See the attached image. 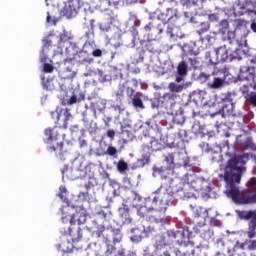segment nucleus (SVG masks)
Listing matches in <instances>:
<instances>
[{
	"label": "nucleus",
	"mask_w": 256,
	"mask_h": 256,
	"mask_svg": "<svg viewBox=\"0 0 256 256\" xmlns=\"http://www.w3.org/2000/svg\"><path fill=\"white\" fill-rule=\"evenodd\" d=\"M52 119H55L57 123L59 121H62V127L63 129H67L69 126V120L71 119L72 115L68 108L65 109H57L54 112L51 113Z\"/></svg>",
	"instance_id": "9"
},
{
	"label": "nucleus",
	"mask_w": 256,
	"mask_h": 256,
	"mask_svg": "<svg viewBox=\"0 0 256 256\" xmlns=\"http://www.w3.org/2000/svg\"><path fill=\"white\" fill-rule=\"evenodd\" d=\"M91 55H93L94 57H102L103 51H101V49H95V50L92 49Z\"/></svg>",
	"instance_id": "42"
},
{
	"label": "nucleus",
	"mask_w": 256,
	"mask_h": 256,
	"mask_svg": "<svg viewBox=\"0 0 256 256\" xmlns=\"http://www.w3.org/2000/svg\"><path fill=\"white\" fill-rule=\"evenodd\" d=\"M211 29V24L209 22H202L197 30L198 35H205Z\"/></svg>",
	"instance_id": "24"
},
{
	"label": "nucleus",
	"mask_w": 256,
	"mask_h": 256,
	"mask_svg": "<svg viewBox=\"0 0 256 256\" xmlns=\"http://www.w3.org/2000/svg\"><path fill=\"white\" fill-rule=\"evenodd\" d=\"M144 30H145L147 33H149V31H151V23H149L148 25H146V26L144 27Z\"/></svg>",
	"instance_id": "55"
},
{
	"label": "nucleus",
	"mask_w": 256,
	"mask_h": 256,
	"mask_svg": "<svg viewBox=\"0 0 256 256\" xmlns=\"http://www.w3.org/2000/svg\"><path fill=\"white\" fill-rule=\"evenodd\" d=\"M188 61L191 67L197 68V65H199V60H197V57L189 58Z\"/></svg>",
	"instance_id": "41"
},
{
	"label": "nucleus",
	"mask_w": 256,
	"mask_h": 256,
	"mask_svg": "<svg viewBox=\"0 0 256 256\" xmlns=\"http://www.w3.org/2000/svg\"><path fill=\"white\" fill-rule=\"evenodd\" d=\"M53 65L49 64V63H45L44 64V73H53Z\"/></svg>",
	"instance_id": "40"
},
{
	"label": "nucleus",
	"mask_w": 256,
	"mask_h": 256,
	"mask_svg": "<svg viewBox=\"0 0 256 256\" xmlns=\"http://www.w3.org/2000/svg\"><path fill=\"white\" fill-rule=\"evenodd\" d=\"M235 26H236V29H239L241 27H246L247 26V21H245L243 19L235 20Z\"/></svg>",
	"instance_id": "37"
},
{
	"label": "nucleus",
	"mask_w": 256,
	"mask_h": 256,
	"mask_svg": "<svg viewBox=\"0 0 256 256\" xmlns=\"http://www.w3.org/2000/svg\"><path fill=\"white\" fill-rule=\"evenodd\" d=\"M168 89L170 93L175 95V93H181L183 91V85L172 82L168 85Z\"/></svg>",
	"instance_id": "23"
},
{
	"label": "nucleus",
	"mask_w": 256,
	"mask_h": 256,
	"mask_svg": "<svg viewBox=\"0 0 256 256\" xmlns=\"http://www.w3.org/2000/svg\"><path fill=\"white\" fill-rule=\"evenodd\" d=\"M246 99L251 103L253 107H256V92H250Z\"/></svg>",
	"instance_id": "35"
},
{
	"label": "nucleus",
	"mask_w": 256,
	"mask_h": 256,
	"mask_svg": "<svg viewBox=\"0 0 256 256\" xmlns=\"http://www.w3.org/2000/svg\"><path fill=\"white\" fill-rule=\"evenodd\" d=\"M208 19L209 21H219V14H210Z\"/></svg>",
	"instance_id": "45"
},
{
	"label": "nucleus",
	"mask_w": 256,
	"mask_h": 256,
	"mask_svg": "<svg viewBox=\"0 0 256 256\" xmlns=\"http://www.w3.org/2000/svg\"><path fill=\"white\" fill-rule=\"evenodd\" d=\"M132 104L134 107L139 108V109H144L145 106L143 105V100L141 98L134 96L132 98Z\"/></svg>",
	"instance_id": "30"
},
{
	"label": "nucleus",
	"mask_w": 256,
	"mask_h": 256,
	"mask_svg": "<svg viewBox=\"0 0 256 256\" xmlns=\"http://www.w3.org/2000/svg\"><path fill=\"white\" fill-rule=\"evenodd\" d=\"M81 147H87V140L82 141Z\"/></svg>",
	"instance_id": "57"
},
{
	"label": "nucleus",
	"mask_w": 256,
	"mask_h": 256,
	"mask_svg": "<svg viewBox=\"0 0 256 256\" xmlns=\"http://www.w3.org/2000/svg\"><path fill=\"white\" fill-rule=\"evenodd\" d=\"M107 137H109V139H114L115 138V130H108Z\"/></svg>",
	"instance_id": "49"
},
{
	"label": "nucleus",
	"mask_w": 256,
	"mask_h": 256,
	"mask_svg": "<svg viewBox=\"0 0 256 256\" xmlns=\"http://www.w3.org/2000/svg\"><path fill=\"white\" fill-rule=\"evenodd\" d=\"M45 137H47V141H56L57 147L51 146L49 148L50 151H59L60 155L63 151V141H65V133L61 130V127L55 126L54 128H47L44 131Z\"/></svg>",
	"instance_id": "4"
},
{
	"label": "nucleus",
	"mask_w": 256,
	"mask_h": 256,
	"mask_svg": "<svg viewBox=\"0 0 256 256\" xmlns=\"http://www.w3.org/2000/svg\"><path fill=\"white\" fill-rule=\"evenodd\" d=\"M65 55V63H71L72 61H75V59H77L79 55V48L75 44L74 46L70 44L69 47H66Z\"/></svg>",
	"instance_id": "14"
},
{
	"label": "nucleus",
	"mask_w": 256,
	"mask_h": 256,
	"mask_svg": "<svg viewBox=\"0 0 256 256\" xmlns=\"http://www.w3.org/2000/svg\"><path fill=\"white\" fill-rule=\"evenodd\" d=\"M100 29H101V31H109V29H111V24L106 26L105 23H101L100 24Z\"/></svg>",
	"instance_id": "47"
},
{
	"label": "nucleus",
	"mask_w": 256,
	"mask_h": 256,
	"mask_svg": "<svg viewBox=\"0 0 256 256\" xmlns=\"http://www.w3.org/2000/svg\"><path fill=\"white\" fill-rule=\"evenodd\" d=\"M81 9V0H70L67 5L63 8V13L66 17L71 19V17H76Z\"/></svg>",
	"instance_id": "10"
},
{
	"label": "nucleus",
	"mask_w": 256,
	"mask_h": 256,
	"mask_svg": "<svg viewBox=\"0 0 256 256\" xmlns=\"http://www.w3.org/2000/svg\"><path fill=\"white\" fill-rule=\"evenodd\" d=\"M106 153H107V155H110V157H113V156L117 155V148H115L113 146H109L107 148Z\"/></svg>",
	"instance_id": "38"
},
{
	"label": "nucleus",
	"mask_w": 256,
	"mask_h": 256,
	"mask_svg": "<svg viewBox=\"0 0 256 256\" xmlns=\"http://www.w3.org/2000/svg\"><path fill=\"white\" fill-rule=\"evenodd\" d=\"M223 79L219 78V77H214L213 82L212 83H208V87L210 89H219L221 87H223Z\"/></svg>",
	"instance_id": "21"
},
{
	"label": "nucleus",
	"mask_w": 256,
	"mask_h": 256,
	"mask_svg": "<svg viewBox=\"0 0 256 256\" xmlns=\"http://www.w3.org/2000/svg\"><path fill=\"white\" fill-rule=\"evenodd\" d=\"M125 93V85H122L118 92H117V95H119L120 97H123V94Z\"/></svg>",
	"instance_id": "50"
},
{
	"label": "nucleus",
	"mask_w": 256,
	"mask_h": 256,
	"mask_svg": "<svg viewBox=\"0 0 256 256\" xmlns=\"http://www.w3.org/2000/svg\"><path fill=\"white\" fill-rule=\"evenodd\" d=\"M114 111H118V113H123V111H125V107H123L121 105H116L114 107Z\"/></svg>",
	"instance_id": "48"
},
{
	"label": "nucleus",
	"mask_w": 256,
	"mask_h": 256,
	"mask_svg": "<svg viewBox=\"0 0 256 256\" xmlns=\"http://www.w3.org/2000/svg\"><path fill=\"white\" fill-rule=\"evenodd\" d=\"M100 5H106V7H119V0H98Z\"/></svg>",
	"instance_id": "25"
},
{
	"label": "nucleus",
	"mask_w": 256,
	"mask_h": 256,
	"mask_svg": "<svg viewBox=\"0 0 256 256\" xmlns=\"http://www.w3.org/2000/svg\"><path fill=\"white\" fill-rule=\"evenodd\" d=\"M106 244V251H105V255L106 256H114L117 253V248H115V246L109 244V242L105 243Z\"/></svg>",
	"instance_id": "27"
},
{
	"label": "nucleus",
	"mask_w": 256,
	"mask_h": 256,
	"mask_svg": "<svg viewBox=\"0 0 256 256\" xmlns=\"http://www.w3.org/2000/svg\"><path fill=\"white\" fill-rule=\"evenodd\" d=\"M73 39V37H71V34H69V32L64 31L63 33L60 34V39L58 41V47L61 49L63 48V44L64 43H69V41H71Z\"/></svg>",
	"instance_id": "16"
},
{
	"label": "nucleus",
	"mask_w": 256,
	"mask_h": 256,
	"mask_svg": "<svg viewBox=\"0 0 256 256\" xmlns=\"http://www.w3.org/2000/svg\"><path fill=\"white\" fill-rule=\"evenodd\" d=\"M109 231H111V230L105 228L104 225H100V226L97 227L96 237H98V238L103 237L104 243H106V244L110 243L109 234H108Z\"/></svg>",
	"instance_id": "15"
},
{
	"label": "nucleus",
	"mask_w": 256,
	"mask_h": 256,
	"mask_svg": "<svg viewBox=\"0 0 256 256\" xmlns=\"http://www.w3.org/2000/svg\"><path fill=\"white\" fill-rule=\"evenodd\" d=\"M202 77H205V79H208V75H206V74H202Z\"/></svg>",
	"instance_id": "64"
},
{
	"label": "nucleus",
	"mask_w": 256,
	"mask_h": 256,
	"mask_svg": "<svg viewBox=\"0 0 256 256\" xmlns=\"http://www.w3.org/2000/svg\"><path fill=\"white\" fill-rule=\"evenodd\" d=\"M167 197H169V193H165L164 198H161L160 196L146 198L144 206H141L138 210V215H140V217H145V212H143V209H146V211H153L152 215L150 216V221H152V223L166 225V223H169V219L165 217L167 206L169 205Z\"/></svg>",
	"instance_id": "2"
},
{
	"label": "nucleus",
	"mask_w": 256,
	"mask_h": 256,
	"mask_svg": "<svg viewBox=\"0 0 256 256\" xmlns=\"http://www.w3.org/2000/svg\"><path fill=\"white\" fill-rule=\"evenodd\" d=\"M250 29L253 31V33H256V22L251 23Z\"/></svg>",
	"instance_id": "53"
},
{
	"label": "nucleus",
	"mask_w": 256,
	"mask_h": 256,
	"mask_svg": "<svg viewBox=\"0 0 256 256\" xmlns=\"http://www.w3.org/2000/svg\"><path fill=\"white\" fill-rule=\"evenodd\" d=\"M78 99L77 96L72 95L70 99L67 101V105H75L77 103Z\"/></svg>",
	"instance_id": "44"
},
{
	"label": "nucleus",
	"mask_w": 256,
	"mask_h": 256,
	"mask_svg": "<svg viewBox=\"0 0 256 256\" xmlns=\"http://www.w3.org/2000/svg\"><path fill=\"white\" fill-rule=\"evenodd\" d=\"M113 256H125V249H120Z\"/></svg>",
	"instance_id": "51"
},
{
	"label": "nucleus",
	"mask_w": 256,
	"mask_h": 256,
	"mask_svg": "<svg viewBox=\"0 0 256 256\" xmlns=\"http://www.w3.org/2000/svg\"><path fill=\"white\" fill-rule=\"evenodd\" d=\"M143 151H159L161 149V144L155 137L145 136L144 143L142 145Z\"/></svg>",
	"instance_id": "12"
},
{
	"label": "nucleus",
	"mask_w": 256,
	"mask_h": 256,
	"mask_svg": "<svg viewBox=\"0 0 256 256\" xmlns=\"http://www.w3.org/2000/svg\"><path fill=\"white\" fill-rule=\"evenodd\" d=\"M195 217H196L197 219H199V217H201V214L195 213Z\"/></svg>",
	"instance_id": "60"
},
{
	"label": "nucleus",
	"mask_w": 256,
	"mask_h": 256,
	"mask_svg": "<svg viewBox=\"0 0 256 256\" xmlns=\"http://www.w3.org/2000/svg\"><path fill=\"white\" fill-rule=\"evenodd\" d=\"M83 99H85V96L81 95V98L79 99V101H83Z\"/></svg>",
	"instance_id": "63"
},
{
	"label": "nucleus",
	"mask_w": 256,
	"mask_h": 256,
	"mask_svg": "<svg viewBox=\"0 0 256 256\" xmlns=\"http://www.w3.org/2000/svg\"><path fill=\"white\" fill-rule=\"evenodd\" d=\"M237 215L239 219L244 221H249L248 223V230H247V237L248 239H255L256 237V210H239L237 211Z\"/></svg>",
	"instance_id": "5"
},
{
	"label": "nucleus",
	"mask_w": 256,
	"mask_h": 256,
	"mask_svg": "<svg viewBox=\"0 0 256 256\" xmlns=\"http://www.w3.org/2000/svg\"><path fill=\"white\" fill-rule=\"evenodd\" d=\"M127 169H129V165L127 164V162H125L124 160H120L117 163V170L120 173H125V171H127Z\"/></svg>",
	"instance_id": "29"
},
{
	"label": "nucleus",
	"mask_w": 256,
	"mask_h": 256,
	"mask_svg": "<svg viewBox=\"0 0 256 256\" xmlns=\"http://www.w3.org/2000/svg\"><path fill=\"white\" fill-rule=\"evenodd\" d=\"M61 193L59 194L60 199H63V193H67V188L61 186L60 187Z\"/></svg>",
	"instance_id": "52"
},
{
	"label": "nucleus",
	"mask_w": 256,
	"mask_h": 256,
	"mask_svg": "<svg viewBox=\"0 0 256 256\" xmlns=\"http://www.w3.org/2000/svg\"><path fill=\"white\" fill-rule=\"evenodd\" d=\"M228 31H229V20L227 19L221 20L219 23V33L225 36L227 35Z\"/></svg>",
	"instance_id": "18"
},
{
	"label": "nucleus",
	"mask_w": 256,
	"mask_h": 256,
	"mask_svg": "<svg viewBox=\"0 0 256 256\" xmlns=\"http://www.w3.org/2000/svg\"><path fill=\"white\" fill-rule=\"evenodd\" d=\"M250 85H251L252 89H254V91H256V82H255V80L252 81V84H250Z\"/></svg>",
	"instance_id": "56"
},
{
	"label": "nucleus",
	"mask_w": 256,
	"mask_h": 256,
	"mask_svg": "<svg viewBox=\"0 0 256 256\" xmlns=\"http://www.w3.org/2000/svg\"><path fill=\"white\" fill-rule=\"evenodd\" d=\"M238 79H240V81H253L255 79V68L241 66Z\"/></svg>",
	"instance_id": "13"
},
{
	"label": "nucleus",
	"mask_w": 256,
	"mask_h": 256,
	"mask_svg": "<svg viewBox=\"0 0 256 256\" xmlns=\"http://www.w3.org/2000/svg\"><path fill=\"white\" fill-rule=\"evenodd\" d=\"M240 249H245V244L241 243L240 244Z\"/></svg>",
	"instance_id": "59"
},
{
	"label": "nucleus",
	"mask_w": 256,
	"mask_h": 256,
	"mask_svg": "<svg viewBox=\"0 0 256 256\" xmlns=\"http://www.w3.org/2000/svg\"><path fill=\"white\" fill-rule=\"evenodd\" d=\"M91 51H93V45L91 42H86L81 51H78L79 61L82 63H91L93 59H91Z\"/></svg>",
	"instance_id": "11"
},
{
	"label": "nucleus",
	"mask_w": 256,
	"mask_h": 256,
	"mask_svg": "<svg viewBox=\"0 0 256 256\" xmlns=\"http://www.w3.org/2000/svg\"><path fill=\"white\" fill-rule=\"evenodd\" d=\"M180 5L185 9H191V7H197V2L194 0H180Z\"/></svg>",
	"instance_id": "26"
},
{
	"label": "nucleus",
	"mask_w": 256,
	"mask_h": 256,
	"mask_svg": "<svg viewBox=\"0 0 256 256\" xmlns=\"http://www.w3.org/2000/svg\"><path fill=\"white\" fill-rule=\"evenodd\" d=\"M248 248H249L251 251H255V250H256V240H251V241H250V245L248 246Z\"/></svg>",
	"instance_id": "46"
},
{
	"label": "nucleus",
	"mask_w": 256,
	"mask_h": 256,
	"mask_svg": "<svg viewBox=\"0 0 256 256\" xmlns=\"http://www.w3.org/2000/svg\"><path fill=\"white\" fill-rule=\"evenodd\" d=\"M187 63L185 61H181L177 66V73L180 77H185L187 75Z\"/></svg>",
	"instance_id": "19"
},
{
	"label": "nucleus",
	"mask_w": 256,
	"mask_h": 256,
	"mask_svg": "<svg viewBox=\"0 0 256 256\" xmlns=\"http://www.w3.org/2000/svg\"><path fill=\"white\" fill-rule=\"evenodd\" d=\"M241 53V49H237L233 54H230L229 56V50L227 48L220 47L216 50V57L218 63H225L226 61H234V59H237L238 61H241L242 57L239 56Z\"/></svg>",
	"instance_id": "7"
},
{
	"label": "nucleus",
	"mask_w": 256,
	"mask_h": 256,
	"mask_svg": "<svg viewBox=\"0 0 256 256\" xmlns=\"http://www.w3.org/2000/svg\"><path fill=\"white\" fill-rule=\"evenodd\" d=\"M110 233H114L113 243H121L123 236L120 230H110Z\"/></svg>",
	"instance_id": "31"
},
{
	"label": "nucleus",
	"mask_w": 256,
	"mask_h": 256,
	"mask_svg": "<svg viewBox=\"0 0 256 256\" xmlns=\"http://www.w3.org/2000/svg\"><path fill=\"white\" fill-rule=\"evenodd\" d=\"M119 213L123 223H131L132 220H131V216L129 215L128 208H120Z\"/></svg>",
	"instance_id": "17"
},
{
	"label": "nucleus",
	"mask_w": 256,
	"mask_h": 256,
	"mask_svg": "<svg viewBox=\"0 0 256 256\" xmlns=\"http://www.w3.org/2000/svg\"><path fill=\"white\" fill-rule=\"evenodd\" d=\"M62 221L63 223L70 221L71 227H69L68 235L71 237L72 243H79L83 239V230L79 225H85L87 223V209L83 208V206L76 207V213L63 214Z\"/></svg>",
	"instance_id": "3"
},
{
	"label": "nucleus",
	"mask_w": 256,
	"mask_h": 256,
	"mask_svg": "<svg viewBox=\"0 0 256 256\" xmlns=\"http://www.w3.org/2000/svg\"><path fill=\"white\" fill-rule=\"evenodd\" d=\"M75 249H77L75 247V244L69 242V241H64L62 243V251L64 253H73V251H75Z\"/></svg>",
	"instance_id": "20"
},
{
	"label": "nucleus",
	"mask_w": 256,
	"mask_h": 256,
	"mask_svg": "<svg viewBox=\"0 0 256 256\" xmlns=\"http://www.w3.org/2000/svg\"><path fill=\"white\" fill-rule=\"evenodd\" d=\"M165 161L168 163V165H175V154L170 153L167 156H165Z\"/></svg>",
	"instance_id": "36"
},
{
	"label": "nucleus",
	"mask_w": 256,
	"mask_h": 256,
	"mask_svg": "<svg viewBox=\"0 0 256 256\" xmlns=\"http://www.w3.org/2000/svg\"><path fill=\"white\" fill-rule=\"evenodd\" d=\"M46 23H53V19L51 18V14L47 13Z\"/></svg>",
	"instance_id": "54"
},
{
	"label": "nucleus",
	"mask_w": 256,
	"mask_h": 256,
	"mask_svg": "<svg viewBox=\"0 0 256 256\" xmlns=\"http://www.w3.org/2000/svg\"><path fill=\"white\" fill-rule=\"evenodd\" d=\"M126 93H127V96L130 98V99H133V97H135V90L131 87H128L126 89Z\"/></svg>",
	"instance_id": "43"
},
{
	"label": "nucleus",
	"mask_w": 256,
	"mask_h": 256,
	"mask_svg": "<svg viewBox=\"0 0 256 256\" xmlns=\"http://www.w3.org/2000/svg\"><path fill=\"white\" fill-rule=\"evenodd\" d=\"M93 23H95V20H90L91 27H93Z\"/></svg>",
	"instance_id": "62"
},
{
	"label": "nucleus",
	"mask_w": 256,
	"mask_h": 256,
	"mask_svg": "<svg viewBox=\"0 0 256 256\" xmlns=\"http://www.w3.org/2000/svg\"><path fill=\"white\" fill-rule=\"evenodd\" d=\"M236 7H239L240 9H245V7L241 6L240 4H236Z\"/></svg>",
	"instance_id": "61"
},
{
	"label": "nucleus",
	"mask_w": 256,
	"mask_h": 256,
	"mask_svg": "<svg viewBox=\"0 0 256 256\" xmlns=\"http://www.w3.org/2000/svg\"><path fill=\"white\" fill-rule=\"evenodd\" d=\"M158 173H160L161 179H167L168 178L167 175H169V170L160 168L158 169Z\"/></svg>",
	"instance_id": "39"
},
{
	"label": "nucleus",
	"mask_w": 256,
	"mask_h": 256,
	"mask_svg": "<svg viewBox=\"0 0 256 256\" xmlns=\"http://www.w3.org/2000/svg\"><path fill=\"white\" fill-rule=\"evenodd\" d=\"M159 19L163 21V23H168L167 34L170 37H174L173 29L175 27H181V20L177 14H173V9H167L166 13H162L159 15Z\"/></svg>",
	"instance_id": "6"
},
{
	"label": "nucleus",
	"mask_w": 256,
	"mask_h": 256,
	"mask_svg": "<svg viewBox=\"0 0 256 256\" xmlns=\"http://www.w3.org/2000/svg\"><path fill=\"white\" fill-rule=\"evenodd\" d=\"M224 41H228L229 43H233V41H235V32L228 30L226 32V36H224Z\"/></svg>",
	"instance_id": "34"
},
{
	"label": "nucleus",
	"mask_w": 256,
	"mask_h": 256,
	"mask_svg": "<svg viewBox=\"0 0 256 256\" xmlns=\"http://www.w3.org/2000/svg\"><path fill=\"white\" fill-rule=\"evenodd\" d=\"M244 149H251V151H256V144L253 143V140H251V138L247 139L244 143Z\"/></svg>",
	"instance_id": "32"
},
{
	"label": "nucleus",
	"mask_w": 256,
	"mask_h": 256,
	"mask_svg": "<svg viewBox=\"0 0 256 256\" xmlns=\"http://www.w3.org/2000/svg\"><path fill=\"white\" fill-rule=\"evenodd\" d=\"M175 99H177L176 94L165 93L163 96L154 98L152 105L156 107V109H159V107H169V105L175 103Z\"/></svg>",
	"instance_id": "8"
},
{
	"label": "nucleus",
	"mask_w": 256,
	"mask_h": 256,
	"mask_svg": "<svg viewBox=\"0 0 256 256\" xmlns=\"http://www.w3.org/2000/svg\"><path fill=\"white\" fill-rule=\"evenodd\" d=\"M142 45V53H145V51H149V53H155V48L153 47V44L151 41H141Z\"/></svg>",
	"instance_id": "22"
},
{
	"label": "nucleus",
	"mask_w": 256,
	"mask_h": 256,
	"mask_svg": "<svg viewBox=\"0 0 256 256\" xmlns=\"http://www.w3.org/2000/svg\"><path fill=\"white\" fill-rule=\"evenodd\" d=\"M176 81H177V83H181V81H182L181 77H177Z\"/></svg>",
	"instance_id": "58"
},
{
	"label": "nucleus",
	"mask_w": 256,
	"mask_h": 256,
	"mask_svg": "<svg viewBox=\"0 0 256 256\" xmlns=\"http://www.w3.org/2000/svg\"><path fill=\"white\" fill-rule=\"evenodd\" d=\"M239 165H245V156H235L228 160L224 168V181L226 183L225 195L232 199L236 205H255L256 203V178L252 177L247 182L248 190H239L243 170Z\"/></svg>",
	"instance_id": "1"
},
{
	"label": "nucleus",
	"mask_w": 256,
	"mask_h": 256,
	"mask_svg": "<svg viewBox=\"0 0 256 256\" xmlns=\"http://www.w3.org/2000/svg\"><path fill=\"white\" fill-rule=\"evenodd\" d=\"M200 182H198L197 180H191V182H187L184 187H186V185H188V187H191V189H193L194 191H201V184H199Z\"/></svg>",
	"instance_id": "28"
},
{
	"label": "nucleus",
	"mask_w": 256,
	"mask_h": 256,
	"mask_svg": "<svg viewBox=\"0 0 256 256\" xmlns=\"http://www.w3.org/2000/svg\"><path fill=\"white\" fill-rule=\"evenodd\" d=\"M132 232H134V236L132 237L134 241H141L143 239V233L145 232H141L139 229H133Z\"/></svg>",
	"instance_id": "33"
}]
</instances>
